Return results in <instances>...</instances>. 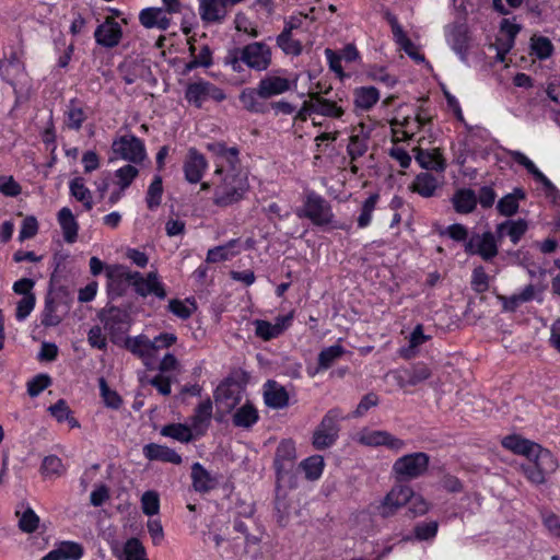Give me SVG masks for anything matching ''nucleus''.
<instances>
[{
  "mask_svg": "<svg viewBox=\"0 0 560 560\" xmlns=\"http://www.w3.org/2000/svg\"><path fill=\"white\" fill-rule=\"evenodd\" d=\"M502 445L514 454L530 458V453L537 450V443L524 439L521 435L512 434L502 440Z\"/></svg>",
  "mask_w": 560,
  "mask_h": 560,
  "instance_id": "nucleus-37",
  "label": "nucleus"
},
{
  "mask_svg": "<svg viewBox=\"0 0 560 560\" xmlns=\"http://www.w3.org/2000/svg\"><path fill=\"white\" fill-rule=\"evenodd\" d=\"M525 199L524 190L516 188L512 194H508L498 202V210L501 214L510 217L517 212L518 200Z\"/></svg>",
  "mask_w": 560,
  "mask_h": 560,
  "instance_id": "nucleus-45",
  "label": "nucleus"
},
{
  "mask_svg": "<svg viewBox=\"0 0 560 560\" xmlns=\"http://www.w3.org/2000/svg\"><path fill=\"white\" fill-rule=\"evenodd\" d=\"M40 472L46 478H57L66 472V466L58 456L48 455L43 459Z\"/></svg>",
  "mask_w": 560,
  "mask_h": 560,
  "instance_id": "nucleus-53",
  "label": "nucleus"
},
{
  "mask_svg": "<svg viewBox=\"0 0 560 560\" xmlns=\"http://www.w3.org/2000/svg\"><path fill=\"white\" fill-rule=\"evenodd\" d=\"M56 549L62 560H79L83 555L81 545L73 541H63Z\"/></svg>",
  "mask_w": 560,
  "mask_h": 560,
  "instance_id": "nucleus-64",
  "label": "nucleus"
},
{
  "mask_svg": "<svg viewBox=\"0 0 560 560\" xmlns=\"http://www.w3.org/2000/svg\"><path fill=\"white\" fill-rule=\"evenodd\" d=\"M530 50L538 59H547L553 52L551 40L545 36H533L530 38Z\"/></svg>",
  "mask_w": 560,
  "mask_h": 560,
  "instance_id": "nucleus-57",
  "label": "nucleus"
},
{
  "mask_svg": "<svg viewBox=\"0 0 560 560\" xmlns=\"http://www.w3.org/2000/svg\"><path fill=\"white\" fill-rule=\"evenodd\" d=\"M121 36L122 30L120 24L112 18H107L94 32L96 43L107 48L117 46Z\"/></svg>",
  "mask_w": 560,
  "mask_h": 560,
  "instance_id": "nucleus-18",
  "label": "nucleus"
},
{
  "mask_svg": "<svg viewBox=\"0 0 560 560\" xmlns=\"http://www.w3.org/2000/svg\"><path fill=\"white\" fill-rule=\"evenodd\" d=\"M430 464V456L424 452H415L398 457L392 466V477L398 482H408L422 477Z\"/></svg>",
  "mask_w": 560,
  "mask_h": 560,
  "instance_id": "nucleus-4",
  "label": "nucleus"
},
{
  "mask_svg": "<svg viewBox=\"0 0 560 560\" xmlns=\"http://www.w3.org/2000/svg\"><path fill=\"white\" fill-rule=\"evenodd\" d=\"M194 430L191 427L182 423H173L162 428L161 434L173 440L188 443L194 439Z\"/></svg>",
  "mask_w": 560,
  "mask_h": 560,
  "instance_id": "nucleus-46",
  "label": "nucleus"
},
{
  "mask_svg": "<svg viewBox=\"0 0 560 560\" xmlns=\"http://www.w3.org/2000/svg\"><path fill=\"white\" fill-rule=\"evenodd\" d=\"M412 498V488L398 483L390 488L386 495L375 506L377 514L384 518L395 515Z\"/></svg>",
  "mask_w": 560,
  "mask_h": 560,
  "instance_id": "nucleus-9",
  "label": "nucleus"
},
{
  "mask_svg": "<svg viewBox=\"0 0 560 560\" xmlns=\"http://www.w3.org/2000/svg\"><path fill=\"white\" fill-rule=\"evenodd\" d=\"M357 441L360 444L370 447L385 446L394 453H400L407 446L406 441L385 430L363 429L358 433Z\"/></svg>",
  "mask_w": 560,
  "mask_h": 560,
  "instance_id": "nucleus-10",
  "label": "nucleus"
},
{
  "mask_svg": "<svg viewBox=\"0 0 560 560\" xmlns=\"http://www.w3.org/2000/svg\"><path fill=\"white\" fill-rule=\"evenodd\" d=\"M190 54L192 59L185 65L183 74H188L198 67L208 68L212 65V52L208 46H203L197 55H195V47L190 46Z\"/></svg>",
  "mask_w": 560,
  "mask_h": 560,
  "instance_id": "nucleus-49",
  "label": "nucleus"
},
{
  "mask_svg": "<svg viewBox=\"0 0 560 560\" xmlns=\"http://www.w3.org/2000/svg\"><path fill=\"white\" fill-rule=\"evenodd\" d=\"M223 0H199V15L206 23H221L228 15Z\"/></svg>",
  "mask_w": 560,
  "mask_h": 560,
  "instance_id": "nucleus-24",
  "label": "nucleus"
},
{
  "mask_svg": "<svg viewBox=\"0 0 560 560\" xmlns=\"http://www.w3.org/2000/svg\"><path fill=\"white\" fill-rule=\"evenodd\" d=\"M132 287L136 293L142 298H147L151 294L155 295L160 300L166 298L164 284L160 280L156 271H150L147 276L136 271L133 275Z\"/></svg>",
  "mask_w": 560,
  "mask_h": 560,
  "instance_id": "nucleus-14",
  "label": "nucleus"
},
{
  "mask_svg": "<svg viewBox=\"0 0 560 560\" xmlns=\"http://www.w3.org/2000/svg\"><path fill=\"white\" fill-rule=\"evenodd\" d=\"M225 97L226 95L222 89L202 79L189 83L185 91L187 102L198 108L209 98L222 102Z\"/></svg>",
  "mask_w": 560,
  "mask_h": 560,
  "instance_id": "nucleus-11",
  "label": "nucleus"
},
{
  "mask_svg": "<svg viewBox=\"0 0 560 560\" xmlns=\"http://www.w3.org/2000/svg\"><path fill=\"white\" fill-rule=\"evenodd\" d=\"M407 384L415 386L418 385L431 376V370L424 363H417L406 371Z\"/></svg>",
  "mask_w": 560,
  "mask_h": 560,
  "instance_id": "nucleus-59",
  "label": "nucleus"
},
{
  "mask_svg": "<svg viewBox=\"0 0 560 560\" xmlns=\"http://www.w3.org/2000/svg\"><path fill=\"white\" fill-rule=\"evenodd\" d=\"M242 59L248 68L255 71H265L271 65L272 51L267 44L254 42L242 48Z\"/></svg>",
  "mask_w": 560,
  "mask_h": 560,
  "instance_id": "nucleus-13",
  "label": "nucleus"
},
{
  "mask_svg": "<svg viewBox=\"0 0 560 560\" xmlns=\"http://www.w3.org/2000/svg\"><path fill=\"white\" fill-rule=\"evenodd\" d=\"M141 510L147 516H154L160 512V495L156 491H145L141 497Z\"/></svg>",
  "mask_w": 560,
  "mask_h": 560,
  "instance_id": "nucleus-60",
  "label": "nucleus"
},
{
  "mask_svg": "<svg viewBox=\"0 0 560 560\" xmlns=\"http://www.w3.org/2000/svg\"><path fill=\"white\" fill-rule=\"evenodd\" d=\"M240 102L246 110L255 114H262L266 112V105L259 94L258 85L256 89L246 88L240 93Z\"/></svg>",
  "mask_w": 560,
  "mask_h": 560,
  "instance_id": "nucleus-40",
  "label": "nucleus"
},
{
  "mask_svg": "<svg viewBox=\"0 0 560 560\" xmlns=\"http://www.w3.org/2000/svg\"><path fill=\"white\" fill-rule=\"evenodd\" d=\"M468 255H478L488 261L498 255V241L492 232L474 233L465 243Z\"/></svg>",
  "mask_w": 560,
  "mask_h": 560,
  "instance_id": "nucleus-12",
  "label": "nucleus"
},
{
  "mask_svg": "<svg viewBox=\"0 0 560 560\" xmlns=\"http://www.w3.org/2000/svg\"><path fill=\"white\" fill-rule=\"evenodd\" d=\"M211 417L212 401L210 399H206L197 406L195 415L191 417L190 427L194 432L198 435L203 434L209 427Z\"/></svg>",
  "mask_w": 560,
  "mask_h": 560,
  "instance_id": "nucleus-33",
  "label": "nucleus"
},
{
  "mask_svg": "<svg viewBox=\"0 0 560 560\" xmlns=\"http://www.w3.org/2000/svg\"><path fill=\"white\" fill-rule=\"evenodd\" d=\"M416 161L418 164L430 171L443 173L446 168V161L439 149L416 148Z\"/></svg>",
  "mask_w": 560,
  "mask_h": 560,
  "instance_id": "nucleus-23",
  "label": "nucleus"
},
{
  "mask_svg": "<svg viewBox=\"0 0 560 560\" xmlns=\"http://www.w3.org/2000/svg\"><path fill=\"white\" fill-rule=\"evenodd\" d=\"M264 401L269 408L283 409L289 405V394L276 381H267L264 385Z\"/></svg>",
  "mask_w": 560,
  "mask_h": 560,
  "instance_id": "nucleus-25",
  "label": "nucleus"
},
{
  "mask_svg": "<svg viewBox=\"0 0 560 560\" xmlns=\"http://www.w3.org/2000/svg\"><path fill=\"white\" fill-rule=\"evenodd\" d=\"M535 296V287L533 284H528L520 292L514 293L511 296L500 295L499 300L502 303V307L505 312H515L522 304L534 300Z\"/></svg>",
  "mask_w": 560,
  "mask_h": 560,
  "instance_id": "nucleus-34",
  "label": "nucleus"
},
{
  "mask_svg": "<svg viewBox=\"0 0 560 560\" xmlns=\"http://www.w3.org/2000/svg\"><path fill=\"white\" fill-rule=\"evenodd\" d=\"M120 560H148L145 549L137 538H130L126 541Z\"/></svg>",
  "mask_w": 560,
  "mask_h": 560,
  "instance_id": "nucleus-55",
  "label": "nucleus"
},
{
  "mask_svg": "<svg viewBox=\"0 0 560 560\" xmlns=\"http://www.w3.org/2000/svg\"><path fill=\"white\" fill-rule=\"evenodd\" d=\"M110 161L122 160L128 164L141 165L148 158L143 140L132 133L116 136L112 142Z\"/></svg>",
  "mask_w": 560,
  "mask_h": 560,
  "instance_id": "nucleus-5",
  "label": "nucleus"
},
{
  "mask_svg": "<svg viewBox=\"0 0 560 560\" xmlns=\"http://www.w3.org/2000/svg\"><path fill=\"white\" fill-rule=\"evenodd\" d=\"M300 467L308 480H317L320 478L325 462L322 455H313L301 462Z\"/></svg>",
  "mask_w": 560,
  "mask_h": 560,
  "instance_id": "nucleus-52",
  "label": "nucleus"
},
{
  "mask_svg": "<svg viewBox=\"0 0 560 560\" xmlns=\"http://www.w3.org/2000/svg\"><path fill=\"white\" fill-rule=\"evenodd\" d=\"M70 195L78 201L82 202L84 209L90 211L93 209L94 202L91 190L86 187L82 177H74L69 183Z\"/></svg>",
  "mask_w": 560,
  "mask_h": 560,
  "instance_id": "nucleus-41",
  "label": "nucleus"
},
{
  "mask_svg": "<svg viewBox=\"0 0 560 560\" xmlns=\"http://www.w3.org/2000/svg\"><path fill=\"white\" fill-rule=\"evenodd\" d=\"M143 454L149 460H161L175 465H179L182 463V456L174 450L155 443L144 445Z\"/></svg>",
  "mask_w": 560,
  "mask_h": 560,
  "instance_id": "nucleus-30",
  "label": "nucleus"
},
{
  "mask_svg": "<svg viewBox=\"0 0 560 560\" xmlns=\"http://www.w3.org/2000/svg\"><path fill=\"white\" fill-rule=\"evenodd\" d=\"M388 22L392 26V32L395 42L399 45V47L410 56L415 61H423L424 57L421 55L416 45L407 37L402 27L398 23L397 19L393 15L388 16Z\"/></svg>",
  "mask_w": 560,
  "mask_h": 560,
  "instance_id": "nucleus-27",
  "label": "nucleus"
},
{
  "mask_svg": "<svg viewBox=\"0 0 560 560\" xmlns=\"http://www.w3.org/2000/svg\"><path fill=\"white\" fill-rule=\"evenodd\" d=\"M258 420V410L248 400L237 408L233 415V424L237 428L249 429L257 423Z\"/></svg>",
  "mask_w": 560,
  "mask_h": 560,
  "instance_id": "nucleus-38",
  "label": "nucleus"
},
{
  "mask_svg": "<svg viewBox=\"0 0 560 560\" xmlns=\"http://www.w3.org/2000/svg\"><path fill=\"white\" fill-rule=\"evenodd\" d=\"M66 124L70 129L79 130L86 119V114L79 102L71 100L67 105Z\"/></svg>",
  "mask_w": 560,
  "mask_h": 560,
  "instance_id": "nucleus-50",
  "label": "nucleus"
},
{
  "mask_svg": "<svg viewBox=\"0 0 560 560\" xmlns=\"http://www.w3.org/2000/svg\"><path fill=\"white\" fill-rule=\"evenodd\" d=\"M196 310L197 305L195 301L190 299H174L168 302V311L180 319L189 318Z\"/></svg>",
  "mask_w": 560,
  "mask_h": 560,
  "instance_id": "nucleus-54",
  "label": "nucleus"
},
{
  "mask_svg": "<svg viewBox=\"0 0 560 560\" xmlns=\"http://www.w3.org/2000/svg\"><path fill=\"white\" fill-rule=\"evenodd\" d=\"M135 272L124 265L106 266L105 273L108 290L117 295H121L127 284L132 285Z\"/></svg>",
  "mask_w": 560,
  "mask_h": 560,
  "instance_id": "nucleus-17",
  "label": "nucleus"
},
{
  "mask_svg": "<svg viewBox=\"0 0 560 560\" xmlns=\"http://www.w3.org/2000/svg\"><path fill=\"white\" fill-rule=\"evenodd\" d=\"M208 161L195 148H190L184 161L183 171L185 179L190 184L199 183L208 170Z\"/></svg>",
  "mask_w": 560,
  "mask_h": 560,
  "instance_id": "nucleus-16",
  "label": "nucleus"
},
{
  "mask_svg": "<svg viewBox=\"0 0 560 560\" xmlns=\"http://www.w3.org/2000/svg\"><path fill=\"white\" fill-rule=\"evenodd\" d=\"M292 315L278 316L275 323L256 319L255 334L262 340H270L280 336L291 324Z\"/></svg>",
  "mask_w": 560,
  "mask_h": 560,
  "instance_id": "nucleus-19",
  "label": "nucleus"
},
{
  "mask_svg": "<svg viewBox=\"0 0 560 560\" xmlns=\"http://www.w3.org/2000/svg\"><path fill=\"white\" fill-rule=\"evenodd\" d=\"M176 341L177 336L173 332H162L153 338L147 334H140L127 337L125 347L138 357L144 366L152 369L158 361L160 351L171 348Z\"/></svg>",
  "mask_w": 560,
  "mask_h": 560,
  "instance_id": "nucleus-2",
  "label": "nucleus"
},
{
  "mask_svg": "<svg viewBox=\"0 0 560 560\" xmlns=\"http://www.w3.org/2000/svg\"><path fill=\"white\" fill-rule=\"evenodd\" d=\"M442 183V177L439 178L430 173L422 172L418 174L412 182L411 188L415 192L424 198L432 197Z\"/></svg>",
  "mask_w": 560,
  "mask_h": 560,
  "instance_id": "nucleus-31",
  "label": "nucleus"
},
{
  "mask_svg": "<svg viewBox=\"0 0 560 560\" xmlns=\"http://www.w3.org/2000/svg\"><path fill=\"white\" fill-rule=\"evenodd\" d=\"M429 121V118L417 114L413 118H405L401 122L404 139H411Z\"/></svg>",
  "mask_w": 560,
  "mask_h": 560,
  "instance_id": "nucleus-63",
  "label": "nucleus"
},
{
  "mask_svg": "<svg viewBox=\"0 0 560 560\" xmlns=\"http://www.w3.org/2000/svg\"><path fill=\"white\" fill-rule=\"evenodd\" d=\"M510 156L513 161L524 166L529 174L534 176V178L541 183L546 194L552 196L557 192L556 186L550 182V179L535 165V163L528 159L524 153L520 151H511Z\"/></svg>",
  "mask_w": 560,
  "mask_h": 560,
  "instance_id": "nucleus-22",
  "label": "nucleus"
},
{
  "mask_svg": "<svg viewBox=\"0 0 560 560\" xmlns=\"http://www.w3.org/2000/svg\"><path fill=\"white\" fill-rule=\"evenodd\" d=\"M138 175L139 170L137 168V165L126 164L115 171L116 184L121 189V191H125L138 177Z\"/></svg>",
  "mask_w": 560,
  "mask_h": 560,
  "instance_id": "nucleus-56",
  "label": "nucleus"
},
{
  "mask_svg": "<svg viewBox=\"0 0 560 560\" xmlns=\"http://www.w3.org/2000/svg\"><path fill=\"white\" fill-rule=\"evenodd\" d=\"M295 214L301 219L310 220L316 226L330 225L332 229H347L343 223L335 220L330 202L313 190L305 191L303 203L295 210Z\"/></svg>",
  "mask_w": 560,
  "mask_h": 560,
  "instance_id": "nucleus-3",
  "label": "nucleus"
},
{
  "mask_svg": "<svg viewBox=\"0 0 560 560\" xmlns=\"http://www.w3.org/2000/svg\"><path fill=\"white\" fill-rule=\"evenodd\" d=\"M528 459L532 464L522 466V470L532 483H544L547 476L556 471L558 467L557 459L551 452L542 448L539 444H537V450L530 453V458Z\"/></svg>",
  "mask_w": 560,
  "mask_h": 560,
  "instance_id": "nucleus-6",
  "label": "nucleus"
},
{
  "mask_svg": "<svg viewBox=\"0 0 560 560\" xmlns=\"http://www.w3.org/2000/svg\"><path fill=\"white\" fill-rule=\"evenodd\" d=\"M311 98L315 102V114L328 118H341L345 109L338 102L325 98L318 92H312Z\"/></svg>",
  "mask_w": 560,
  "mask_h": 560,
  "instance_id": "nucleus-32",
  "label": "nucleus"
},
{
  "mask_svg": "<svg viewBox=\"0 0 560 560\" xmlns=\"http://www.w3.org/2000/svg\"><path fill=\"white\" fill-rule=\"evenodd\" d=\"M345 419L339 408L326 412L313 433V445L316 450H326L335 444L339 436V421Z\"/></svg>",
  "mask_w": 560,
  "mask_h": 560,
  "instance_id": "nucleus-7",
  "label": "nucleus"
},
{
  "mask_svg": "<svg viewBox=\"0 0 560 560\" xmlns=\"http://www.w3.org/2000/svg\"><path fill=\"white\" fill-rule=\"evenodd\" d=\"M171 13L163 8H145L139 13V21L145 28L165 31L171 25Z\"/></svg>",
  "mask_w": 560,
  "mask_h": 560,
  "instance_id": "nucleus-20",
  "label": "nucleus"
},
{
  "mask_svg": "<svg viewBox=\"0 0 560 560\" xmlns=\"http://www.w3.org/2000/svg\"><path fill=\"white\" fill-rule=\"evenodd\" d=\"M298 78L284 69H277L265 74L257 83L262 98H271L296 89Z\"/></svg>",
  "mask_w": 560,
  "mask_h": 560,
  "instance_id": "nucleus-8",
  "label": "nucleus"
},
{
  "mask_svg": "<svg viewBox=\"0 0 560 560\" xmlns=\"http://www.w3.org/2000/svg\"><path fill=\"white\" fill-rule=\"evenodd\" d=\"M241 252L238 240H231L224 245L210 248L207 253L208 262H219L229 260Z\"/></svg>",
  "mask_w": 560,
  "mask_h": 560,
  "instance_id": "nucleus-42",
  "label": "nucleus"
},
{
  "mask_svg": "<svg viewBox=\"0 0 560 560\" xmlns=\"http://www.w3.org/2000/svg\"><path fill=\"white\" fill-rule=\"evenodd\" d=\"M48 411L58 422H68L71 429L80 427V423L72 416V411L63 399H59L55 405H51Z\"/></svg>",
  "mask_w": 560,
  "mask_h": 560,
  "instance_id": "nucleus-47",
  "label": "nucleus"
},
{
  "mask_svg": "<svg viewBox=\"0 0 560 560\" xmlns=\"http://www.w3.org/2000/svg\"><path fill=\"white\" fill-rule=\"evenodd\" d=\"M243 398V392L241 387L231 382L221 383L214 392V400L218 409L224 413H229L234 410Z\"/></svg>",
  "mask_w": 560,
  "mask_h": 560,
  "instance_id": "nucleus-15",
  "label": "nucleus"
},
{
  "mask_svg": "<svg viewBox=\"0 0 560 560\" xmlns=\"http://www.w3.org/2000/svg\"><path fill=\"white\" fill-rule=\"evenodd\" d=\"M430 338L429 335L424 334L423 326L421 324L417 325L408 338V345L399 350L400 357L406 360L415 358L419 353V348Z\"/></svg>",
  "mask_w": 560,
  "mask_h": 560,
  "instance_id": "nucleus-36",
  "label": "nucleus"
},
{
  "mask_svg": "<svg viewBox=\"0 0 560 560\" xmlns=\"http://www.w3.org/2000/svg\"><path fill=\"white\" fill-rule=\"evenodd\" d=\"M368 150V138L360 135H352L350 137L347 152L352 162L365 154Z\"/></svg>",
  "mask_w": 560,
  "mask_h": 560,
  "instance_id": "nucleus-62",
  "label": "nucleus"
},
{
  "mask_svg": "<svg viewBox=\"0 0 560 560\" xmlns=\"http://www.w3.org/2000/svg\"><path fill=\"white\" fill-rule=\"evenodd\" d=\"M452 203L457 213L468 214L477 206V196L471 189H458L452 197Z\"/></svg>",
  "mask_w": 560,
  "mask_h": 560,
  "instance_id": "nucleus-39",
  "label": "nucleus"
},
{
  "mask_svg": "<svg viewBox=\"0 0 560 560\" xmlns=\"http://www.w3.org/2000/svg\"><path fill=\"white\" fill-rule=\"evenodd\" d=\"M296 458L295 444L291 440H283L279 443L275 457V466L280 477L282 472H287L292 468Z\"/></svg>",
  "mask_w": 560,
  "mask_h": 560,
  "instance_id": "nucleus-26",
  "label": "nucleus"
},
{
  "mask_svg": "<svg viewBox=\"0 0 560 560\" xmlns=\"http://www.w3.org/2000/svg\"><path fill=\"white\" fill-rule=\"evenodd\" d=\"M128 313L117 307H112L102 314V322L104 323V328L113 337L128 330Z\"/></svg>",
  "mask_w": 560,
  "mask_h": 560,
  "instance_id": "nucleus-21",
  "label": "nucleus"
},
{
  "mask_svg": "<svg viewBox=\"0 0 560 560\" xmlns=\"http://www.w3.org/2000/svg\"><path fill=\"white\" fill-rule=\"evenodd\" d=\"M527 230V224L524 220H506L497 226L498 240L508 236L511 242L516 245Z\"/></svg>",
  "mask_w": 560,
  "mask_h": 560,
  "instance_id": "nucleus-35",
  "label": "nucleus"
},
{
  "mask_svg": "<svg viewBox=\"0 0 560 560\" xmlns=\"http://www.w3.org/2000/svg\"><path fill=\"white\" fill-rule=\"evenodd\" d=\"M343 353L345 349L340 345L324 348L318 354V366L315 373L329 369Z\"/></svg>",
  "mask_w": 560,
  "mask_h": 560,
  "instance_id": "nucleus-51",
  "label": "nucleus"
},
{
  "mask_svg": "<svg viewBox=\"0 0 560 560\" xmlns=\"http://www.w3.org/2000/svg\"><path fill=\"white\" fill-rule=\"evenodd\" d=\"M57 221L60 225L66 243L73 244L78 238L79 223L68 207L61 208L57 213Z\"/></svg>",
  "mask_w": 560,
  "mask_h": 560,
  "instance_id": "nucleus-28",
  "label": "nucleus"
},
{
  "mask_svg": "<svg viewBox=\"0 0 560 560\" xmlns=\"http://www.w3.org/2000/svg\"><path fill=\"white\" fill-rule=\"evenodd\" d=\"M162 195H163V184H162V177L160 175H155L152 183L150 184L145 201L148 205V208L153 210L158 208L161 205L162 201Z\"/></svg>",
  "mask_w": 560,
  "mask_h": 560,
  "instance_id": "nucleus-58",
  "label": "nucleus"
},
{
  "mask_svg": "<svg viewBox=\"0 0 560 560\" xmlns=\"http://www.w3.org/2000/svg\"><path fill=\"white\" fill-rule=\"evenodd\" d=\"M16 515L19 516V527L21 530L33 533L37 529L39 517L31 506L21 504L16 510Z\"/></svg>",
  "mask_w": 560,
  "mask_h": 560,
  "instance_id": "nucleus-44",
  "label": "nucleus"
},
{
  "mask_svg": "<svg viewBox=\"0 0 560 560\" xmlns=\"http://www.w3.org/2000/svg\"><path fill=\"white\" fill-rule=\"evenodd\" d=\"M215 160V170L210 182L201 183L200 189L213 188L212 201L218 207H229L244 199L249 189L247 171L241 165L238 150L222 142L209 143Z\"/></svg>",
  "mask_w": 560,
  "mask_h": 560,
  "instance_id": "nucleus-1",
  "label": "nucleus"
},
{
  "mask_svg": "<svg viewBox=\"0 0 560 560\" xmlns=\"http://www.w3.org/2000/svg\"><path fill=\"white\" fill-rule=\"evenodd\" d=\"M355 107L362 110L371 109L380 100V92L374 86H361L354 90Z\"/></svg>",
  "mask_w": 560,
  "mask_h": 560,
  "instance_id": "nucleus-43",
  "label": "nucleus"
},
{
  "mask_svg": "<svg viewBox=\"0 0 560 560\" xmlns=\"http://www.w3.org/2000/svg\"><path fill=\"white\" fill-rule=\"evenodd\" d=\"M277 44L287 55L299 56L302 52V44L300 40L294 39L292 34H288V32H281V34L278 35Z\"/></svg>",
  "mask_w": 560,
  "mask_h": 560,
  "instance_id": "nucleus-61",
  "label": "nucleus"
},
{
  "mask_svg": "<svg viewBox=\"0 0 560 560\" xmlns=\"http://www.w3.org/2000/svg\"><path fill=\"white\" fill-rule=\"evenodd\" d=\"M378 199V194H372L362 202L360 213L357 219L359 229H365L372 223L373 212L376 209Z\"/></svg>",
  "mask_w": 560,
  "mask_h": 560,
  "instance_id": "nucleus-48",
  "label": "nucleus"
},
{
  "mask_svg": "<svg viewBox=\"0 0 560 560\" xmlns=\"http://www.w3.org/2000/svg\"><path fill=\"white\" fill-rule=\"evenodd\" d=\"M192 487L197 492L206 493L218 486V478L211 475L200 463L191 466Z\"/></svg>",
  "mask_w": 560,
  "mask_h": 560,
  "instance_id": "nucleus-29",
  "label": "nucleus"
}]
</instances>
